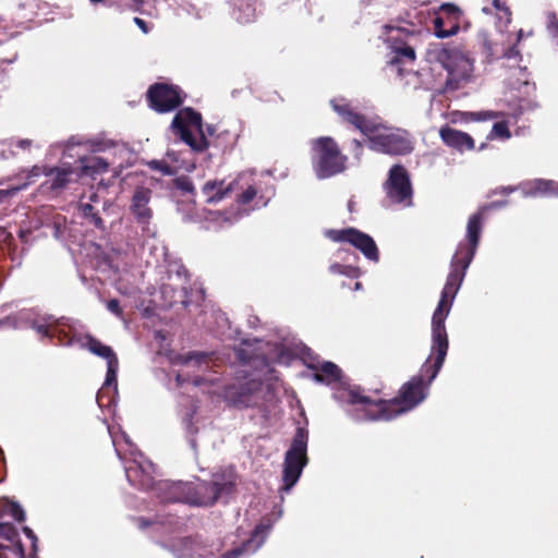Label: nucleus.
<instances>
[{"label":"nucleus","mask_w":558,"mask_h":558,"mask_svg":"<svg viewBox=\"0 0 558 558\" xmlns=\"http://www.w3.org/2000/svg\"><path fill=\"white\" fill-rule=\"evenodd\" d=\"M454 299L441 292L440 300L432 317L430 354L421 366L420 373L412 376L400 387L397 397L390 400H373L368 396L363 395L360 387H354L348 391L347 402L350 404H374L378 410L376 414L372 415V420L385 421L409 412L423 402L428 395L432 381L440 372L448 353L449 340L445 322L451 311Z\"/></svg>","instance_id":"nucleus-1"},{"label":"nucleus","mask_w":558,"mask_h":558,"mask_svg":"<svg viewBox=\"0 0 558 558\" xmlns=\"http://www.w3.org/2000/svg\"><path fill=\"white\" fill-rule=\"evenodd\" d=\"M235 475L216 473L210 482L202 481L197 484L190 482H173L169 480L157 481L153 495L160 502H183L191 506H213L219 497L230 495L235 488Z\"/></svg>","instance_id":"nucleus-2"},{"label":"nucleus","mask_w":558,"mask_h":558,"mask_svg":"<svg viewBox=\"0 0 558 558\" xmlns=\"http://www.w3.org/2000/svg\"><path fill=\"white\" fill-rule=\"evenodd\" d=\"M506 205V201L492 202L481 206L477 213L473 214L469 218L466 225V242L459 243L457 251L451 258L450 271L442 288V293L456 298L464 280L466 269L472 263L478 247L485 213L487 210L500 208Z\"/></svg>","instance_id":"nucleus-3"},{"label":"nucleus","mask_w":558,"mask_h":558,"mask_svg":"<svg viewBox=\"0 0 558 558\" xmlns=\"http://www.w3.org/2000/svg\"><path fill=\"white\" fill-rule=\"evenodd\" d=\"M427 56L430 62L440 64L447 71L444 93L457 92L470 82L473 63L457 47L434 44L428 48Z\"/></svg>","instance_id":"nucleus-4"},{"label":"nucleus","mask_w":558,"mask_h":558,"mask_svg":"<svg viewBox=\"0 0 558 558\" xmlns=\"http://www.w3.org/2000/svg\"><path fill=\"white\" fill-rule=\"evenodd\" d=\"M368 147L377 153L404 156L414 149V142L410 132L403 129L388 126L375 120L365 134Z\"/></svg>","instance_id":"nucleus-5"},{"label":"nucleus","mask_w":558,"mask_h":558,"mask_svg":"<svg viewBox=\"0 0 558 558\" xmlns=\"http://www.w3.org/2000/svg\"><path fill=\"white\" fill-rule=\"evenodd\" d=\"M312 166L318 179H327L347 169L348 157L343 155L337 142L330 136H320L312 141Z\"/></svg>","instance_id":"nucleus-6"},{"label":"nucleus","mask_w":558,"mask_h":558,"mask_svg":"<svg viewBox=\"0 0 558 558\" xmlns=\"http://www.w3.org/2000/svg\"><path fill=\"white\" fill-rule=\"evenodd\" d=\"M171 129L196 153H203L209 146L203 129L202 114L191 107L177 112L172 119Z\"/></svg>","instance_id":"nucleus-7"},{"label":"nucleus","mask_w":558,"mask_h":558,"mask_svg":"<svg viewBox=\"0 0 558 558\" xmlns=\"http://www.w3.org/2000/svg\"><path fill=\"white\" fill-rule=\"evenodd\" d=\"M308 432L305 427H298L290 448L284 454L283 461V489L290 490L299 481L307 458Z\"/></svg>","instance_id":"nucleus-8"},{"label":"nucleus","mask_w":558,"mask_h":558,"mask_svg":"<svg viewBox=\"0 0 558 558\" xmlns=\"http://www.w3.org/2000/svg\"><path fill=\"white\" fill-rule=\"evenodd\" d=\"M185 94L180 86L168 83H154L146 92V101L157 113H168L181 107Z\"/></svg>","instance_id":"nucleus-9"},{"label":"nucleus","mask_w":558,"mask_h":558,"mask_svg":"<svg viewBox=\"0 0 558 558\" xmlns=\"http://www.w3.org/2000/svg\"><path fill=\"white\" fill-rule=\"evenodd\" d=\"M325 235L332 242L352 245L371 262L379 260V250L374 239L356 228L328 229L325 231Z\"/></svg>","instance_id":"nucleus-10"},{"label":"nucleus","mask_w":558,"mask_h":558,"mask_svg":"<svg viewBox=\"0 0 558 558\" xmlns=\"http://www.w3.org/2000/svg\"><path fill=\"white\" fill-rule=\"evenodd\" d=\"M387 197L393 204L412 205L413 190L409 173L402 165H393L384 184Z\"/></svg>","instance_id":"nucleus-11"},{"label":"nucleus","mask_w":558,"mask_h":558,"mask_svg":"<svg viewBox=\"0 0 558 558\" xmlns=\"http://www.w3.org/2000/svg\"><path fill=\"white\" fill-rule=\"evenodd\" d=\"M462 11L453 3H444L433 20L434 33L438 38H448L458 34Z\"/></svg>","instance_id":"nucleus-12"},{"label":"nucleus","mask_w":558,"mask_h":558,"mask_svg":"<svg viewBox=\"0 0 558 558\" xmlns=\"http://www.w3.org/2000/svg\"><path fill=\"white\" fill-rule=\"evenodd\" d=\"M330 107L342 119L343 122L354 126L363 135L366 134L375 119L357 112L352 104L344 97L333 98L330 100Z\"/></svg>","instance_id":"nucleus-13"},{"label":"nucleus","mask_w":558,"mask_h":558,"mask_svg":"<svg viewBox=\"0 0 558 558\" xmlns=\"http://www.w3.org/2000/svg\"><path fill=\"white\" fill-rule=\"evenodd\" d=\"M0 538L9 544H0V558H25L24 546L13 523L0 520Z\"/></svg>","instance_id":"nucleus-14"},{"label":"nucleus","mask_w":558,"mask_h":558,"mask_svg":"<svg viewBox=\"0 0 558 558\" xmlns=\"http://www.w3.org/2000/svg\"><path fill=\"white\" fill-rule=\"evenodd\" d=\"M180 558H213V546L206 544L199 535L179 538L173 544Z\"/></svg>","instance_id":"nucleus-15"},{"label":"nucleus","mask_w":558,"mask_h":558,"mask_svg":"<svg viewBox=\"0 0 558 558\" xmlns=\"http://www.w3.org/2000/svg\"><path fill=\"white\" fill-rule=\"evenodd\" d=\"M151 464L132 462L125 468V475L130 484L138 489L155 492L157 482L151 474Z\"/></svg>","instance_id":"nucleus-16"},{"label":"nucleus","mask_w":558,"mask_h":558,"mask_svg":"<svg viewBox=\"0 0 558 558\" xmlns=\"http://www.w3.org/2000/svg\"><path fill=\"white\" fill-rule=\"evenodd\" d=\"M439 134L442 142L449 147L461 151L464 149H474L475 143L473 138L465 132L452 129L450 126H444L440 129Z\"/></svg>","instance_id":"nucleus-17"},{"label":"nucleus","mask_w":558,"mask_h":558,"mask_svg":"<svg viewBox=\"0 0 558 558\" xmlns=\"http://www.w3.org/2000/svg\"><path fill=\"white\" fill-rule=\"evenodd\" d=\"M75 341L80 344L82 349H86L94 355H97L106 360L107 363L118 359L117 354L114 353L111 347L104 344L100 340H98L90 333L80 336L78 338L75 339Z\"/></svg>","instance_id":"nucleus-18"},{"label":"nucleus","mask_w":558,"mask_h":558,"mask_svg":"<svg viewBox=\"0 0 558 558\" xmlns=\"http://www.w3.org/2000/svg\"><path fill=\"white\" fill-rule=\"evenodd\" d=\"M262 384L250 380L241 385L234 392H231L232 401L241 408L254 407L257 403L256 393L260 391Z\"/></svg>","instance_id":"nucleus-19"},{"label":"nucleus","mask_w":558,"mask_h":558,"mask_svg":"<svg viewBox=\"0 0 558 558\" xmlns=\"http://www.w3.org/2000/svg\"><path fill=\"white\" fill-rule=\"evenodd\" d=\"M71 174V169L50 167L44 170V175L50 179L46 180L40 187L50 192H60L69 184Z\"/></svg>","instance_id":"nucleus-20"},{"label":"nucleus","mask_w":558,"mask_h":558,"mask_svg":"<svg viewBox=\"0 0 558 558\" xmlns=\"http://www.w3.org/2000/svg\"><path fill=\"white\" fill-rule=\"evenodd\" d=\"M150 195L151 191L145 187H138L134 192L131 209L140 221H146L151 217V209L148 207Z\"/></svg>","instance_id":"nucleus-21"},{"label":"nucleus","mask_w":558,"mask_h":558,"mask_svg":"<svg viewBox=\"0 0 558 558\" xmlns=\"http://www.w3.org/2000/svg\"><path fill=\"white\" fill-rule=\"evenodd\" d=\"M233 190V184H225L223 180L207 181L202 189L207 203H217L227 197Z\"/></svg>","instance_id":"nucleus-22"},{"label":"nucleus","mask_w":558,"mask_h":558,"mask_svg":"<svg viewBox=\"0 0 558 558\" xmlns=\"http://www.w3.org/2000/svg\"><path fill=\"white\" fill-rule=\"evenodd\" d=\"M314 379L319 383H326L328 385L336 384L341 380L342 371L332 362H324L322 364L313 366Z\"/></svg>","instance_id":"nucleus-23"},{"label":"nucleus","mask_w":558,"mask_h":558,"mask_svg":"<svg viewBox=\"0 0 558 558\" xmlns=\"http://www.w3.org/2000/svg\"><path fill=\"white\" fill-rule=\"evenodd\" d=\"M81 174L94 177L108 170L109 163L98 156H85L80 158Z\"/></svg>","instance_id":"nucleus-24"},{"label":"nucleus","mask_w":558,"mask_h":558,"mask_svg":"<svg viewBox=\"0 0 558 558\" xmlns=\"http://www.w3.org/2000/svg\"><path fill=\"white\" fill-rule=\"evenodd\" d=\"M7 517L19 523L25 521V512L23 508L17 502L11 500H5L0 504V520L5 521Z\"/></svg>","instance_id":"nucleus-25"},{"label":"nucleus","mask_w":558,"mask_h":558,"mask_svg":"<svg viewBox=\"0 0 558 558\" xmlns=\"http://www.w3.org/2000/svg\"><path fill=\"white\" fill-rule=\"evenodd\" d=\"M395 56L389 61V64L397 65L403 62H413L415 60L414 48L407 44L400 46H393Z\"/></svg>","instance_id":"nucleus-26"},{"label":"nucleus","mask_w":558,"mask_h":558,"mask_svg":"<svg viewBox=\"0 0 558 558\" xmlns=\"http://www.w3.org/2000/svg\"><path fill=\"white\" fill-rule=\"evenodd\" d=\"M78 210L81 211L82 216L89 221L95 228L99 230H105V221L99 216V213L95 209V207L90 203H83L81 202L78 204Z\"/></svg>","instance_id":"nucleus-27"},{"label":"nucleus","mask_w":558,"mask_h":558,"mask_svg":"<svg viewBox=\"0 0 558 558\" xmlns=\"http://www.w3.org/2000/svg\"><path fill=\"white\" fill-rule=\"evenodd\" d=\"M532 192L541 195L558 196V182L553 180H535L532 185Z\"/></svg>","instance_id":"nucleus-28"},{"label":"nucleus","mask_w":558,"mask_h":558,"mask_svg":"<svg viewBox=\"0 0 558 558\" xmlns=\"http://www.w3.org/2000/svg\"><path fill=\"white\" fill-rule=\"evenodd\" d=\"M480 44L486 62L490 63L494 60L499 59L496 51V44L490 39L487 33L480 34Z\"/></svg>","instance_id":"nucleus-29"},{"label":"nucleus","mask_w":558,"mask_h":558,"mask_svg":"<svg viewBox=\"0 0 558 558\" xmlns=\"http://www.w3.org/2000/svg\"><path fill=\"white\" fill-rule=\"evenodd\" d=\"M118 369H119V360L111 361L107 363V373L106 379L102 385V390L113 386L117 389L118 386Z\"/></svg>","instance_id":"nucleus-30"},{"label":"nucleus","mask_w":558,"mask_h":558,"mask_svg":"<svg viewBox=\"0 0 558 558\" xmlns=\"http://www.w3.org/2000/svg\"><path fill=\"white\" fill-rule=\"evenodd\" d=\"M329 270L332 274L343 275L349 278H357L361 275L360 268L350 265H341L338 263L330 265Z\"/></svg>","instance_id":"nucleus-31"},{"label":"nucleus","mask_w":558,"mask_h":558,"mask_svg":"<svg viewBox=\"0 0 558 558\" xmlns=\"http://www.w3.org/2000/svg\"><path fill=\"white\" fill-rule=\"evenodd\" d=\"M180 361L184 365L190 364L192 362H194L196 364H202V363H206L208 361V354L205 352H196V351L189 352L184 355H181Z\"/></svg>","instance_id":"nucleus-32"},{"label":"nucleus","mask_w":558,"mask_h":558,"mask_svg":"<svg viewBox=\"0 0 558 558\" xmlns=\"http://www.w3.org/2000/svg\"><path fill=\"white\" fill-rule=\"evenodd\" d=\"M174 185L178 190H180L182 192L195 194L194 184H193L192 180L186 175L175 178Z\"/></svg>","instance_id":"nucleus-33"},{"label":"nucleus","mask_w":558,"mask_h":558,"mask_svg":"<svg viewBox=\"0 0 558 558\" xmlns=\"http://www.w3.org/2000/svg\"><path fill=\"white\" fill-rule=\"evenodd\" d=\"M148 167L151 170L159 171L163 175H171L174 172L173 168L168 162H166L165 160H156V159L151 160V161L148 162Z\"/></svg>","instance_id":"nucleus-34"},{"label":"nucleus","mask_w":558,"mask_h":558,"mask_svg":"<svg viewBox=\"0 0 558 558\" xmlns=\"http://www.w3.org/2000/svg\"><path fill=\"white\" fill-rule=\"evenodd\" d=\"M257 193V189L254 185H250L238 195L236 202L241 205H247L256 197Z\"/></svg>","instance_id":"nucleus-35"},{"label":"nucleus","mask_w":558,"mask_h":558,"mask_svg":"<svg viewBox=\"0 0 558 558\" xmlns=\"http://www.w3.org/2000/svg\"><path fill=\"white\" fill-rule=\"evenodd\" d=\"M492 134L500 138H509L511 136L507 122L500 121L493 125Z\"/></svg>","instance_id":"nucleus-36"},{"label":"nucleus","mask_w":558,"mask_h":558,"mask_svg":"<svg viewBox=\"0 0 558 558\" xmlns=\"http://www.w3.org/2000/svg\"><path fill=\"white\" fill-rule=\"evenodd\" d=\"M34 329L38 335H40L44 338H50L53 339L57 335V327H53V325H35Z\"/></svg>","instance_id":"nucleus-37"},{"label":"nucleus","mask_w":558,"mask_h":558,"mask_svg":"<svg viewBox=\"0 0 558 558\" xmlns=\"http://www.w3.org/2000/svg\"><path fill=\"white\" fill-rule=\"evenodd\" d=\"M493 7L504 14L507 24L511 22L512 12L507 5L506 0H493Z\"/></svg>","instance_id":"nucleus-38"},{"label":"nucleus","mask_w":558,"mask_h":558,"mask_svg":"<svg viewBox=\"0 0 558 558\" xmlns=\"http://www.w3.org/2000/svg\"><path fill=\"white\" fill-rule=\"evenodd\" d=\"M53 327H57L58 331L54 338L58 339V343L61 345H70L74 341L73 338L70 337L69 332L64 330L60 324L53 325Z\"/></svg>","instance_id":"nucleus-39"},{"label":"nucleus","mask_w":558,"mask_h":558,"mask_svg":"<svg viewBox=\"0 0 558 558\" xmlns=\"http://www.w3.org/2000/svg\"><path fill=\"white\" fill-rule=\"evenodd\" d=\"M23 533L32 541V553H31V557L32 558H36L37 556V550H38V547H37V542H38V538L36 536V534L34 533V531L28 527V526H24L23 527Z\"/></svg>","instance_id":"nucleus-40"},{"label":"nucleus","mask_w":558,"mask_h":558,"mask_svg":"<svg viewBox=\"0 0 558 558\" xmlns=\"http://www.w3.org/2000/svg\"><path fill=\"white\" fill-rule=\"evenodd\" d=\"M107 310L120 319H123V310L118 299H111L107 302Z\"/></svg>","instance_id":"nucleus-41"},{"label":"nucleus","mask_w":558,"mask_h":558,"mask_svg":"<svg viewBox=\"0 0 558 558\" xmlns=\"http://www.w3.org/2000/svg\"><path fill=\"white\" fill-rule=\"evenodd\" d=\"M498 57L505 58V59H513V58H521V53H520L517 45H513L511 47L504 49L501 54Z\"/></svg>","instance_id":"nucleus-42"},{"label":"nucleus","mask_w":558,"mask_h":558,"mask_svg":"<svg viewBox=\"0 0 558 558\" xmlns=\"http://www.w3.org/2000/svg\"><path fill=\"white\" fill-rule=\"evenodd\" d=\"M245 551V545L228 550L221 555V558H238Z\"/></svg>","instance_id":"nucleus-43"},{"label":"nucleus","mask_w":558,"mask_h":558,"mask_svg":"<svg viewBox=\"0 0 558 558\" xmlns=\"http://www.w3.org/2000/svg\"><path fill=\"white\" fill-rule=\"evenodd\" d=\"M351 147H352V153L354 154V157L360 160L362 155H363V144H362V142L354 138L351 142Z\"/></svg>","instance_id":"nucleus-44"},{"label":"nucleus","mask_w":558,"mask_h":558,"mask_svg":"<svg viewBox=\"0 0 558 558\" xmlns=\"http://www.w3.org/2000/svg\"><path fill=\"white\" fill-rule=\"evenodd\" d=\"M135 522H136L137 526L142 530L147 529L148 526H151L154 524V521L148 520L144 517L136 518Z\"/></svg>","instance_id":"nucleus-45"},{"label":"nucleus","mask_w":558,"mask_h":558,"mask_svg":"<svg viewBox=\"0 0 558 558\" xmlns=\"http://www.w3.org/2000/svg\"><path fill=\"white\" fill-rule=\"evenodd\" d=\"M515 191V187L512 186H500L492 191V195L500 194V195H508Z\"/></svg>","instance_id":"nucleus-46"},{"label":"nucleus","mask_w":558,"mask_h":558,"mask_svg":"<svg viewBox=\"0 0 558 558\" xmlns=\"http://www.w3.org/2000/svg\"><path fill=\"white\" fill-rule=\"evenodd\" d=\"M17 189L12 190H0V204L4 203L10 196H12Z\"/></svg>","instance_id":"nucleus-47"},{"label":"nucleus","mask_w":558,"mask_h":558,"mask_svg":"<svg viewBox=\"0 0 558 558\" xmlns=\"http://www.w3.org/2000/svg\"><path fill=\"white\" fill-rule=\"evenodd\" d=\"M46 169H50V167L48 166H34L31 170V175L32 177H39L41 174H44V170Z\"/></svg>","instance_id":"nucleus-48"},{"label":"nucleus","mask_w":558,"mask_h":558,"mask_svg":"<svg viewBox=\"0 0 558 558\" xmlns=\"http://www.w3.org/2000/svg\"><path fill=\"white\" fill-rule=\"evenodd\" d=\"M133 21L142 29L143 33L147 34L149 32L148 25L144 20L134 17Z\"/></svg>","instance_id":"nucleus-49"},{"label":"nucleus","mask_w":558,"mask_h":558,"mask_svg":"<svg viewBox=\"0 0 558 558\" xmlns=\"http://www.w3.org/2000/svg\"><path fill=\"white\" fill-rule=\"evenodd\" d=\"M89 202L88 203H97L98 199H99V195L96 193V192H93L89 197H88Z\"/></svg>","instance_id":"nucleus-50"},{"label":"nucleus","mask_w":558,"mask_h":558,"mask_svg":"<svg viewBox=\"0 0 558 558\" xmlns=\"http://www.w3.org/2000/svg\"><path fill=\"white\" fill-rule=\"evenodd\" d=\"M203 383H204V378H203V377L197 376V377H195V378L193 379V384H194L195 386H201Z\"/></svg>","instance_id":"nucleus-51"},{"label":"nucleus","mask_w":558,"mask_h":558,"mask_svg":"<svg viewBox=\"0 0 558 558\" xmlns=\"http://www.w3.org/2000/svg\"><path fill=\"white\" fill-rule=\"evenodd\" d=\"M206 131H207L208 134L211 135L214 133V131H215V128L213 125H207L206 126Z\"/></svg>","instance_id":"nucleus-52"},{"label":"nucleus","mask_w":558,"mask_h":558,"mask_svg":"<svg viewBox=\"0 0 558 558\" xmlns=\"http://www.w3.org/2000/svg\"><path fill=\"white\" fill-rule=\"evenodd\" d=\"M263 530H264V526H263L262 524H259V525H257V526L255 527V531H254V532H255V534H258V533H260Z\"/></svg>","instance_id":"nucleus-53"},{"label":"nucleus","mask_w":558,"mask_h":558,"mask_svg":"<svg viewBox=\"0 0 558 558\" xmlns=\"http://www.w3.org/2000/svg\"><path fill=\"white\" fill-rule=\"evenodd\" d=\"M134 3L142 5L144 3V0H132Z\"/></svg>","instance_id":"nucleus-54"},{"label":"nucleus","mask_w":558,"mask_h":558,"mask_svg":"<svg viewBox=\"0 0 558 558\" xmlns=\"http://www.w3.org/2000/svg\"><path fill=\"white\" fill-rule=\"evenodd\" d=\"M7 325V320L5 319H0V328L5 326Z\"/></svg>","instance_id":"nucleus-55"},{"label":"nucleus","mask_w":558,"mask_h":558,"mask_svg":"<svg viewBox=\"0 0 558 558\" xmlns=\"http://www.w3.org/2000/svg\"><path fill=\"white\" fill-rule=\"evenodd\" d=\"M521 38H522V31H519L517 41H520V40H521Z\"/></svg>","instance_id":"nucleus-56"},{"label":"nucleus","mask_w":558,"mask_h":558,"mask_svg":"<svg viewBox=\"0 0 558 558\" xmlns=\"http://www.w3.org/2000/svg\"><path fill=\"white\" fill-rule=\"evenodd\" d=\"M361 287H362V283H361V282H356V283H355V289H356V290L361 289Z\"/></svg>","instance_id":"nucleus-57"}]
</instances>
